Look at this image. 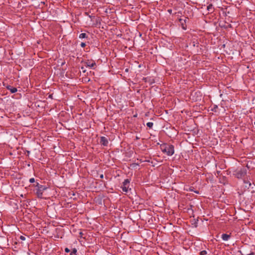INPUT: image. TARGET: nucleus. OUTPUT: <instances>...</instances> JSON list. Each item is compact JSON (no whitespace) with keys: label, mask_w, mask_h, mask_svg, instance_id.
<instances>
[{"label":"nucleus","mask_w":255,"mask_h":255,"mask_svg":"<svg viewBox=\"0 0 255 255\" xmlns=\"http://www.w3.org/2000/svg\"><path fill=\"white\" fill-rule=\"evenodd\" d=\"M244 182L246 184H249V186H247V185L246 186V187H247L248 188H249L250 187V186H251V183L250 182V181H246L245 180H244Z\"/></svg>","instance_id":"2eb2a0df"},{"label":"nucleus","mask_w":255,"mask_h":255,"mask_svg":"<svg viewBox=\"0 0 255 255\" xmlns=\"http://www.w3.org/2000/svg\"><path fill=\"white\" fill-rule=\"evenodd\" d=\"M49 98H50L52 99V95H50L49 96Z\"/></svg>","instance_id":"cd10ccee"},{"label":"nucleus","mask_w":255,"mask_h":255,"mask_svg":"<svg viewBox=\"0 0 255 255\" xmlns=\"http://www.w3.org/2000/svg\"><path fill=\"white\" fill-rule=\"evenodd\" d=\"M207 9L208 11V12H213L214 11V8L213 5L212 4H210L207 6Z\"/></svg>","instance_id":"9d476101"},{"label":"nucleus","mask_w":255,"mask_h":255,"mask_svg":"<svg viewBox=\"0 0 255 255\" xmlns=\"http://www.w3.org/2000/svg\"><path fill=\"white\" fill-rule=\"evenodd\" d=\"M48 187L46 186H41L39 188L36 189V195L38 198H43V192L45 191Z\"/></svg>","instance_id":"7ed1b4c3"},{"label":"nucleus","mask_w":255,"mask_h":255,"mask_svg":"<svg viewBox=\"0 0 255 255\" xmlns=\"http://www.w3.org/2000/svg\"><path fill=\"white\" fill-rule=\"evenodd\" d=\"M187 19H188L187 17H186L185 19H182V18H180L179 19V21L181 25L182 28L184 30H186L187 28V26L186 25V21Z\"/></svg>","instance_id":"0eeeda50"},{"label":"nucleus","mask_w":255,"mask_h":255,"mask_svg":"<svg viewBox=\"0 0 255 255\" xmlns=\"http://www.w3.org/2000/svg\"><path fill=\"white\" fill-rule=\"evenodd\" d=\"M217 108H218V106H216V105H215V106H214V109H213V110H212V111L216 112L215 109H216Z\"/></svg>","instance_id":"5701e85b"},{"label":"nucleus","mask_w":255,"mask_h":255,"mask_svg":"<svg viewBox=\"0 0 255 255\" xmlns=\"http://www.w3.org/2000/svg\"><path fill=\"white\" fill-rule=\"evenodd\" d=\"M161 150L168 156H171L174 153V146L170 144L163 143L160 145Z\"/></svg>","instance_id":"f257e3e1"},{"label":"nucleus","mask_w":255,"mask_h":255,"mask_svg":"<svg viewBox=\"0 0 255 255\" xmlns=\"http://www.w3.org/2000/svg\"><path fill=\"white\" fill-rule=\"evenodd\" d=\"M191 43H192L193 46H194V47H198V46L199 43H198L197 40L193 41L191 42Z\"/></svg>","instance_id":"f8f14e48"},{"label":"nucleus","mask_w":255,"mask_h":255,"mask_svg":"<svg viewBox=\"0 0 255 255\" xmlns=\"http://www.w3.org/2000/svg\"><path fill=\"white\" fill-rule=\"evenodd\" d=\"M79 235H80V237L81 238H82V236H83V233H82V232H80L79 233Z\"/></svg>","instance_id":"b1692460"},{"label":"nucleus","mask_w":255,"mask_h":255,"mask_svg":"<svg viewBox=\"0 0 255 255\" xmlns=\"http://www.w3.org/2000/svg\"><path fill=\"white\" fill-rule=\"evenodd\" d=\"M247 255H255V254L254 252H250V253H248V252H246Z\"/></svg>","instance_id":"412c9836"},{"label":"nucleus","mask_w":255,"mask_h":255,"mask_svg":"<svg viewBox=\"0 0 255 255\" xmlns=\"http://www.w3.org/2000/svg\"><path fill=\"white\" fill-rule=\"evenodd\" d=\"M3 86L5 87V88L9 90L11 93H15L17 92V90L16 88L13 87L10 85L5 86L4 84H3Z\"/></svg>","instance_id":"6e6552de"},{"label":"nucleus","mask_w":255,"mask_h":255,"mask_svg":"<svg viewBox=\"0 0 255 255\" xmlns=\"http://www.w3.org/2000/svg\"><path fill=\"white\" fill-rule=\"evenodd\" d=\"M129 183L130 180L128 179H125L124 181L123 182V184L121 188L124 192L126 193L128 192L129 188Z\"/></svg>","instance_id":"20e7f679"},{"label":"nucleus","mask_w":255,"mask_h":255,"mask_svg":"<svg viewBox=\"0 0 255 255\" xmlns=\"http://www.w3.org/2000/svg\"><path fill=\"white\" fill-rule=\"evenodd\" d=\"M153 123H152V122H148L147 124H146V126L149 128H151L153 127Z\"/></svg>","instance_id":"4468645a"},{"label":"nucleus","mask_w":255,"mask_h":255,"mask_svg":"<svg viewBox=\"0 0 255 255\" xmlns=\"http://www.w3.org/2000/svg\"><path fill=\"white\" fill-rule=\"evenodd\" d=\"M41 186H42V185L39 184L38 182H36V184L34 185V186L37 187V188H39Z\"/></svg>","instance_id":"f3484780"},{"label":"nucleus","mask_w":255,"mask_h":255,"mask_svg":"<svg viewBox=\"0 0 255 255\" xmlns=\"http://www.w3.org/2000/svg\"><path fill=\"white\" fill-rule=\"evenodd\" d=\"M85 66L87 67L95 69L96 67V64L94 61L88 60L85 62Z\"/></svg>","instance_id":"39448f33"},{"label":"nucleus","mask_w":255,"mask_h":255,"mask_svg":"<svg viewBox=\"0 0 255 255\" xmlns=\"http://www.w3.org/2000/svg\"><path fill=\"white\" fill-rule=\"evenodd\" d=\"M206 254H207V252L205 250L202 251L200 252V255H205Z\"/></svg>","instance_id":"dca6fc26"},{"label":"nucleus","mask_w":255,"mask_h":255,"mask_svg":"<svg viewBox=\"0 0 255 255\" xmlns=\"http://www.w3.org/2000/svg\"><path fill=\"white\" fill-rule=\"evenodd\" d=\"M80 45L82 47L84 48L86 46V43L85 42H82Z\"/></svg>","instance_id":"aec40b11"},{"label":"nucleus","mask_w":255,"mask_h":255,"mask_svg":"<svg viewBox=\"0 0 255 255\" xmlns=\"http://www.w3.org/2000/svg\"><path fill=\"white\" fill-rule=\"evenodd\" d=\"M168 12L171 14L172 13V9H168Z\"/></svg>","instance_id":"393cba45"},{"label":"nucleus","mask_w":255,"mask_h":255,"mask_svg":"<svg viewBox=\"0 0 255 255\" xmlns=\"http://www.w3.org/2000/svg\"><path fill=\"white\" fill-rule=\"evenodd\" d=\"M100 177L101 178H103V177H104V175H103V174H101V175H100Z\"/></svg>","instance_id":"a878e982"},{"label":"nucleus","mask_w":255,"mask_h":255,"mask_svg":"<svg viewBox=\"0 0 255 255\" xmlns=\"http://www.w3.org/2000/svg\"><path fill=\"white\" fill-rule=\"evenodd\" d=\"M81 69H82V70H83V72H86V70H84V67H81Z\"/></svg>","instance_id":"bb28decb"},{"label":"nucleus","mask_w":255,"mask_h":255,"mask_svg":"<svg viewBox=\"0 0 255 255\" xmlns=\"http://www.w3.org/2000/svg\"><path fill=\"white\" fill-rule=\"evenodd\" d=\"M35 182V179L34 178H31L29 179V182L30 183H34Z\"/></svg>","instance_id":"a211bd4d"},{"label":"nucleus","mask_w":255,"mask_h":255,"mask_svg":"<svg viewBox=\"0 0 255 255\" xmlns=\"http://www.w3.org/2000/svg\"><path fill=\"white\" fill-rule=\"evenodd\" d=\"M100 143L101 145L104 146H107L109 144V140L106 137L101 136L100 137Z\"/></svg>","instance_id":"423d86ee"},{"label":"nucleus","mask_w":255,"mask_h":255,"mask_svg":"<svg viewBox=\"0 0 255 255\" xmlns=\"http://www.w3.org/2000/svg\"><path fill=\"white\" fill-rule=\"evenodd\" d=\"M247 174V169L245 168H242L234 171L233 175L238 179L244 177Z\"/></svg>","instance_id":"f03ea898"},{"label":"nucleus","mask_w":255,"mask_h":255,"mask_svg":"<svg viewBox=\"0 0 255 255\" xmlns=\"http://www.w3.org/2000/svg\"><path fill=\"white\" fill-rule=\"evenodd\" d=\"M19 239L21 240V241H24L25 240V237L23 236H20V237H19Z\"/></svg>","instance_id":"6ab92c4d"},{"label":"nucleus","mask_w":255,"mask_h":255,"mask_svg":"<svg viewBox=\"0 0 255 255\" xmlns=\"http://www.w3.org/2000/svg\"><path fill=\"white\" fill-rule=\"evenodd\" d=\"M76 253H77V250L75 248H73L72 250V251L70 252V255H77Z\"/></svg>","instance_id":"ddd939ff"},{"label":"nucleus","mask_w":255,"mask_h":255,"mask_svg":"<svg viewBox=\"0 0 255 255\" xmlns=\"http://www.w3.org/2000/svg\"><path fill=\"white\" fill-rule=\"evenodd\" d=\"M79 37L80 38H81V39H82V38H88V35H87L86 33H81L79 35Z\"/></svg>","instance_id":"9b49d317"},{"label":"nucleus","mask_w":255,"mask_h":255,"mask_svg":"<svg viewBox=\"0 0 255 255\" xmlns=\"http://www.w3.org/2000/svg\"><path fill=\"white\" fill-rule=\"evenodd\" d=\"M231 234H223L221 236V238L224 241H228L231 238Z\"/></svg>","instance_id":"1a4fd4ad"},{"label":"nucleus","mask_w":255,"mask_h":255,"mask_svg":"<svg viewBox=\"0 0 255 255\" xmlns=\"http://www.w3.org/2000/svg\"><path fill=\"white\" fill-rule=\"evenodd\" d=\"M85 14L86 15H89L88 13L87 12H85Z\"/></svg>","instance_id":"c85d7f7f"},{"label":"nucleus","mask_w":255,"mask_h":255,"mask_svg":"<svg viewBox=\"0 0 255 255\" xmlns=\"http://www.w3.org/2000/svg\"><path fill=\"white\" fill-rule=\"evenodd\" d=\"M65 252L66 253H69V252H70V250L68 248H66L65 249Z\"/></svg>","instance_id":"4be33fe9"}]
</instances>
